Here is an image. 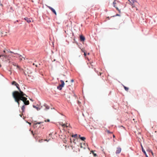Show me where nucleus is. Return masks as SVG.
Listing matches in <instances>:
<instances>
[{
  "mask_svg": "<svg viewBox=\"0 0 157 157\" xmlns=\"http://www.w3.org/2000/svg\"><path fill=\"white\" fill-rule=\"evenodd\" d=\"M120 15L118 14H116V15L115 16H120Z\"/></svg>",
  "mask_w": 157,
  "mask_h": 157,
  "instance_id": "obj_29",
  "label": "nucleus"
},
{
  "mask_svg": "<svg viewBox=\"0 0 157 157\" xmlns=\"http://www.w3.org/2000/svg\"><path fill=\"white\" fill-rule=\"evenodd\" d=\"M40 123H41V122H38V123H37V124H40Z\"/></svg>",
  "mask_w": 157,
  "mask_h": 157,
  "instance_id": "obj_34",
  "label": "nucleus"
},
{
  "mask_svg": "<svg viewBox=\"0 0 157 157\" xmlns=\"http://www.w3.org/2000/svg\"><path fill=\"white\" fill-rule=\"evenodd\" d=\"M83 145H85L86 144H85V143H84Z\"/></svg>",
  "mask_w": 157,
  "mask_h": 157,
  "instance_id": "obj_41",
  "label": "nucleus"
},
{
  "mask_svg": "<svg viewBox=\"0 0 157 157\" xmlns=\"http://www.w3.org/2000/svg\"><path fill=\"white\" fill-rule=\"evenodd\" d=\"M5 55V54H2V55Z\"/></svg>",
  "mask_w": 157,
  "mask_h": 157,
  "instance_id": "obj_43",
  "label": "nucleus"
},
{
  "mask_svg": "<svg viewBox=\"0 0 157 157\" xmlns=\"http://www.w3.org/2000/svg\"><path fill=\"white\" fill-rule=\"evenodd\" d=\"M44 106L45 107V110H47L49 109V106L47 105L46 104H45L44 105Z\"/></svg>",
  "mask_w": 157,
  "mask_h": 157,
  "instance_id": "obj_9",
  "label": "nucleus"
},
{
  "mask_svg": "<svg viewBox=\"0 0 157 157\" xmlns=\"http://www.w3.org/2000/svg\"><path fill=\"white\" fill-rule=\"evenodd\" d=\"M121 151V148L120 147L117 148L116 151V154H119Z\"/></svg>",
  "mask_w": 157,
  "mask_h": 157,
  "instance_id": "obj_7",
  "label": "nucleus"
},
{
  "mask_svg": "<svg viewBox=\"0 0 157 157\" xmlns=\"http://www.w3.org/2000/svg\"><path fill=\"white\" fill-rule=\"evenodd\" d=\"M65 124H67H67H67V123H65Z\"/></svg>",
  "mask_w": 157,
  "mask_h": 157,
  "instance_id": "obj_38",
  "label": "nucleus"
},
{
  "mask_svg": "<svg viewBox=\"0 0 157 157\" xmlns=\"http://www.w3.org/2000/svg\"><path fill=\"white\" fill-rule=\"evenodd\" d=\"M84 55L85 56L86 55V53L85 52H84Z\"/></svg>",
  "mask_w": 157,
  "mask_h": 157,
  "instance_id": "obj_30",
  "label": "nucleus"
},
{
  "mask_svg": "<svg viewBox=\"0 0 157 157\" xmlns=\"http://www.w3.org/2000/svg\"><path fill=\"white\" fill-rule=\"evenodd\" d=\"M13 65L15 66L16 65V64L15 63H13Z\"/></svg>",
  "mask_w": 157,
  "mask_h": 157,
  "instance_id": "obj_27",
  "label": "nucleus"
},
{
  "mask_svg": "<svg viewBox=\"0 0 157 157\" xmlns=\"http://www.w3.org/2000/svg\"><path fill=\"white\" fill-rule=\"evenodd\" d=\"M33 65H35V63H33Z\"/></svg>",
  "mask_w": 157,
  "mask_h": 157,
  "instance_id": "obj_40",
  "label": "nucleus"
},
{
  "mask_svg": "<svg viewBox=\"0 0 157 157\" xmlns=\"http://www.w3.org/2000/svg\"><path fill=\"white\" fill-rule=\"evenodd\" d=\"M77 136V134H76L74 135H72V137H76Z\"/></svg>",
  "mask_w": 157,
  "mask_h": 157,
  "instance_id": "obj_21",
  "label": "nucleus"
},
{
  "mask_svg": "<svg viewBox=\"0 0 157 157\" xmlns=\"http://www.w3.org/2000/svg\"><path fill=\"white\" fill-rule=\"evenodd\" d=\"M113 136L114 138L115 137V136L114 135H113Z\"/></svg>",
  "mask_w": 157,
  "mask_h": 157,
  "instance_id": "obj_36",
  "label": "nucleus"
},
{
  "mask_svg": "<svg viewBox=\"0 0 157 157\" xmlns=\"http://www.w3.org/2000/svg\"><path fill=\"white\" fill-rule=\"evenodd\" d=\"M93 154L94 156H97V154L96 153H94V152H93Z\"/></svg>",
  "mask_w": 157,
  "mask_h": 157,
  "instance_id": "obj_24",
  "label": "nucleus"
},
{
  "mask_svg": "<svg viewBox=\"0 0 157 157\" xmlns=\"http://www.w3.org/2000/svg\"><path fill=\"white\" fill-rule=\"evenodd\" d=\"M80 39L81 41H84L85 39V37L82 35L80 36Z\"/></svg>",
  "mask_w": 157,
  "mask_h": 157,
  "instance_id": "obj_6",
  "label": "nucleus"
},
{
  "mask_svg": "<svg viewBox=\"0 0 157 157\" xmlns=\"http://www.w3.org/2000/svg\"><path fill=\"white\" fill-rule=\"evenodd\" d=\"M66 82H67V81H66Z\"/></svg>",
  "mask_w": 157,
  "mask_h": 157,
  "instance_id": "obj_47",
  "label": "nucleus"
},
{
  "mask_svg": "<svg viewBox=\"0 0 157 157\" xmlns=\"http://www.w3.org/2000/svg\"><path fill=\"white\" fill-rule=\"evenodd\" d=\"M71 82H74V80H73V79L71 80Z\"/></svg>",
  "mask_w": 157,
  "mask_h": 157,
  "instance_id": "obj_32",
  "label": "nucleus"
},
{
  "mask_svg": "<svg viewBox=\"0 0 157 157\" xmlns=\"http://www.w3.org/2000/svg\"><path fill=\"white\" fill-rule=\"evenodd\" d=\"M80 138L82 140L84 141L86 139V138L84 137H80V135H79Z\"/></svg>",
  "mask_w": 157,
  "mask_h": 157,
  "instance_id": "obj_14",
  "label": "nucleus"
},
{
  "mask_svg": "<svg viewBox=\"0 0 157 157\" xmlns=\"http://www.w3.org/2000/svg\"><path fill=\"white\" fill-rule=\"evenodd\" d=\"M19 59L20 61L22 60V58H23L24 60L25 59V57H22V56L21 55H19Z\"/></svg>",
  "mask_w": 157,
  "mask_h": 157,
  "instance_id": "obj_11",
  "label": "nucleus"
},
{
  "mask_svg": "<svg viewBox=\"0 0 157 157\" xmlns=\"http://www.w3.org/2000/svg\"><path fill=\"white\" fill-rule=\"evenodd\" d=\"M2 55H0V58L2 57Z\"/></svg>",
  "mask_w": 157,
  "mask_h": 157,
  "instance_id": "obj_35",
  "label": "nucleus"
},
{
  "mask_svg": "<svg viewBox=\"0 0 157 157\" xmlns=\"http://www.w3.org/2000/svg\"><path fill=\"white\" fill-rule=\"evenodd\" d=\"M147 151H148V152H151V153L152 155H153V152H152V151L151 150L149 149V150H147Z\"/></svg>",
  "mask_w": 157,
  "mask_h": 157,
  "instance_id": "obj_16",
  "label": "nucleus"
},
{
  "mask_svg": "<svg viewBox=\"0 0 157 157\" xmlns=\"http://www.w3.org/2000/svg\"><path fill=\"white\" fill-rule=\"evenodd\" d=\"M128 1H130V0H128Z\"/></svg>",
  "mask_w": 157,
  "mask_h": 157,
  "instance_id": "obj_48",
  "label": "nucleus"
},
{
  "mask_svg": "<svg viewBox=\"0 0 157 157\" xmlns=\"http://www.w3.org/2000/svg\"><path fill=\"white\" fill-rule=\"evenodd\" d=\"M48 7L49 8V9H50L53 13H54V14L56 15H57L55 11V10L53 9L50 6H48Z\"/></svg>",
  "mask_w": 157,
  "mask_h": 157,
  "instance_id": "obj_4",
  "label": "nucleus"
},
{
  "mask_svg": "<svg viewBox=\"0 0 157 157\" xmlns=\"http://www.w3.org/2000/svg\"><path fill=\"white\" fill-rule=\"evenodd\" d=\"M25 105H23L21 107L22 113L24 112L25 111Z\"/></svg>",
  "mask_w": 157,
  "mask_h": 157,
  "instance_id": "obj_13",
  "label": "nucleus"
},
{
  "mask_svg": "<svg viewBox=\"0 0 157 157\" xmlns=\"http://www.w3.org/2000/svg\"><path fill=\"white\" fill-rule=\"evenodd\" d=\"M45 140V141H48V140Z\"/></svg>",
  "mask_w": 157,
  "mask_h": 157,
  "instance_id": "obj_44",
  "label": "nucleus"
},
{
  "mask_svg": "<svg viewBox=\"0 0 157 157\" xmlns=\"http://www.w3.org/2000/svg\"><path fill=\"white\" fill-rule=\"evenodd\" d=\"M3 52L5 53H6V51L5 50H4Z\"/></svg>",
  "mask_w": 157,
  "mask_h": 157,
  "instance_id": "obj_33",
  "label": "nucleus"
},
{
  "mask_svg": "<svg viewBox=\"0 0 157 157\" xmlns=\"http://www.w3.org/2000/svg\"><path fill=\"white\" fill-rule=\"evenodd\" d=\"M17 88L19 90V92L16 91L13 92L12 95L14 100L16 102L19 106L20 100L22 101L25 105H26L29 104V100H27V98L25 97H27V96L22 91L19 87V85L17 83L15 85Z\"/></svg>",
  "mask_w": 157,
  "mask_h": 157,
  "instance_id": "obj_1",
  "label": "nucleus"
},
{
  "mask_svg": "<svg viewBox=\"0 0 157 157\" xmlns=\"http://www.w3.org/2000/svg\"><path fill=\"white\" fill-rule=\"evenodd\" d=\"M45 122H49L50 121V120H49V119H48L47 120H45Z\"/></svg>",
  "mask_w": 157,
  "mask_h": 157,
  "instance_id": "obj_25",
  "label": "nucleus"
},
{
  "mask_svg": "<svg viewBox=\"0 0 157 157\" xmlns=\"http://www.w3.org/2000/svg\"><path fill=\"white\" fill-rule=\"evenodd\" d=\"M2 56H4L5 58H8V56L7 55H6V54H5V55H2Z\"/></svg>",
  "mask_w": 157,
  "mask_h": 157,
  "instance_id": "obj_19",
  "label": "nucleus"
},
{
  "mask_svg": "<svg viewBox=\"0 0 157 157\" xmlns=\"http://www.w3.org/2000/svg\"><path fill=\"white\" fill-rule=\"evenodd\" d=\"M20 115V116H21V115Z\"/></svg>",
  "mask_w": 157,
  "mask_h": 157,
  "instance_id": "obj_45",
  "label": "nucleus"
},
{
  "mask_svg": "<svg viewBox=\"0 0 157 157\" xmlns=\"http://www.w3.org/2000/svg\"><path fill=\"white\" fill-rule=\"evenodd\" d=\"M1 34L3 35V33L2 32H1Z\"/></svg>",
  "mask_w": 157,
  "mask_h": 157,
  "instance_id": "obj_37",
  "label": "nucleus"
},
{
  "mask_svg": "<svg viewBox=\"0 0 157 157\" xmlns=\"http://www.w3.org/2000/svg\"><path fill=\"white\" fill-rule=\"evenodd\" d=\"M89 54H90V53H88V55H89Z\"/></svg>",
  "mask_w": 157,
  "mask_h": 157,
  "instance_id": "obj_42",
  "label": "nucleus"
},
{
  "mask_svg": "<svg viewBox=\"0 0 157 157\" xmlns=\"http://www.w3.org/2000/svg\"><path fill=\"white\" fill-rule=\"evenodd\" d=\"M24 19L26 20L28 23H29L31 22V20L29 18H28L27 17H25L24 18Z\"/></svg>",
  "mask_w": 157,
  "mask_h": 157,
  "instance_id": "obj_12",
  "label": "nucleus"
},
{
  "mask_svg": "<svg viewBox=\"0 0 157 157\" xmlns=\"http://www.w3.org/2000/svg\"><path fill=\"white\" fill-rule=\"evenodd\" d=\"M33 107L34 108H36L38 110V108L37 107H36V106H35L34 105H33Z\"/></svg>",
  "mask_w": 157,
  "mask_h": 157,
  "instance_id": "obj_26",
  "label": "nucleus"
},
{
  "mask_svg": "<svg viewBox=\"0 0 157 157\" xmlns=\"http://www.w3.org/2000/svg\"><path fill=\"white\" fill-rule=\"evenodd\" d=\"M10 53H13V54H15V55H16V54H17V55H18V54H17V53H14L13 52H12V51H10Z\"/></svg>",
  "mask_w": 157,
  "mask_h": 157,
  "instance_id": "obj_22",
  "label": "nucleus"
},
{
  "mask_svg": "<svg viewBox=\"0 0 157 157\" xmlns=\"http://www.w3.org/2000/svg\"><path fill=\"white\" fill-rule=\"evenodd\" d=\"M113 6L118 11L119 13H121V9L118 7H120L121 6V3L120 2L116 0H114L113 2Z\"/></svg>",
  "mask_w": 157,
  "mask_h": 157,
  "instance_id": "obj_2",
  "label": "nucleus"
},
{
  "mask_svg": "<svg viewBox=\"0 0 157 157\" xmlns=\"http://www.w3.org/2000/svg\"><path fill=\"white\" fill-rule=\"evenodd\" d=\"M95 71H96V70H95ZM96 71V72L98 73V75H101V72H99V74L98 73V72H97L96 71Z\"/></svg>",
  "mask_w": 157,
  "mask_h": 157,
  "instance_id": "obj_23",
  "label": "nucleus"
},
{
  "mask_svg": "<svg viewBox=\"0 0 157 157\" xmlns=\"http://www.w3.org/2000/svg\"><path fill=\"white\" fill-rule=\"evenodd\" d=\"M141 148L142 149V151L143 152V153H144V154L145 155L146 157H148L147 155L146 154V153L145 151L144 150V149L143 148V147L141 145Z\"/></svg>",
  "mask_w": 157,
  "mask_h": 157,
  "instance_id": "obj_8",
  "label": "nucleus"
},
{
  "mask_svg": "<svg viewBox=\"0 0 157 157\" xmlns=\"http://www.w3.org/2000/svg\"><path fill=\"white\" fill-rule=\"evenodd\" d=\"M60 82L61 83V84H60L59 86H57V88L58 89L61 90H62V88L64 86V81L62 80H61Z\"/></svg>",
  "mask_w": 157,
  "mask_h": 157,
  "instance_id": "obj_3",
  "label": "nucleus"
},
{
  "mask_svg": "<svg viewBox=\"0 0 157 157\" xmlns=\"http://www.w3.org/2000/svg\"><path fill=\"white\" fill-rule=\"evenodd\" d=\"M35 66H36V67H37V65H36Z\"/></svg>",
  "mask_w": 157,
  "mask_h": 157,
  "instance_id": "obj_39",
  "label": "nucleus"
},
{
  "mask_svg": "<svg viewBox=\"0 0 157 157\" xmlns=\"http://www.w3.org/2000/svg\"><path fill=\"white\" fill-rule=\"evenodd\" d=\"M80 146L81 148H83L84 149H85V147H83L82 144H80Z\"/></svg>",
  "mask_w": 157,
  "mask_h": 157,
  "instance_id": "obj_20",
  "label": "nucleus"
},
{
  "mask_svg": "<svg viewBox=\"0 0 157 157\" xmlns=\"http://www.w3.org/2000/svg\"><path fill=\"white\" fill-rule=\"evenodd\" d=\"M90 64L92 65V63H91Z\"/></svg>",
  "mask_w": 157,
  "mask_h": 157,
  "instance_id": "obj_46",
  "label": "nucleus"
},
{
  "mask_svg": "<svg viewBox=\"0 0 157 157\" xmlns=\"http://www.w3.org/2000/svg\"><path fill=\"white\" fill-rule=\"evenodd\" d=\"M31 132H32V134L33 135V136H34V134L33 133V131H32Z\"/></svg>",
  "mask_w": 157,
  "mask_h": 157,
  "instance_id": "obj_31",
  "label": "nucleus"
},
{
  "mask_svg": "<svg viewBox=\"0 0 157 157\" xmlns=\"http://www.w3.org/2000/svg\"><path fill=\"white\" fill-rule=\"evenodd\" d=\"M81 50L82 51V52H85V51H84V50L83 49H81Z\"/></svg>",
  "mask_w": 157,
  "mask_h": 157,
  "instance_id": "obj_28",
  "label": "nucleus"
},
{
  "mask_svg": "<svg viewBox=\"0 0 157 157\" xmlns=\"http://www.w3.org/2000/svg\"><path fill=\"white\" fill-rule=\"evenodd\" d=\"M16 83H17L15 81H13L12 82V84L13 85H16Z\"/></svg>",
  "mask_w": 157,
  "mask_h": 157,
  "instance_id": "obj_17",
  "label": "nucleus"
},
{
  "mask_svg": "<svg viewBox=\"0 0 157 157\" xmlns=\"http://www.w3.org/2000/svg\"><path fill=\"white\" fill-rule=\"evenodd\" d=\"M60 124L62 126L63 128H65V127H68V126L69 125V124H68V125H67L66 124H63V123L61 122L60 123Z\"/></svg>",
  "mask_w": 157,
  "mask_h": 157,
  "instance_id": "obj_5",
  "label": "nucleus"
},
{
  "mask_svg": "<svg viewBox=\"0 0 157 157\" xmlns=\"http://www.w3.org/2000/svg\"><path fill=\"white\" fill-rule=\"evenodd\" d=\"M123 86L125 90L126 91H128L129 89L127 87L125 86Z\"/></svg>",
  "mask_w": 157,
  "mask_h": 157,
  "instance_id": "obj_15",
  "label": "nucleus"
},
{
  "mask_svg": "<svg viewBox=\"0 0 157 157\" xmlns=\"http://www.w3.org/2000/svg\"><path fill=\"white\" fill-rule=\"evenodd\" d=\"M106 132L109 134H112V132H110L109 130H106Z\"/></svg>",
  "mask_w": 157,
  "mask_h": 157,
  "instance_id": "obj_18",
  "label": "nucleus"
},
{
  "mask_svg": "<svg viewBox=\"0 0 157 157\" xmlns=\"http://www.w3.org/2000/svg\"><path fill=\"white\" fill-rule=\"evenodd\" d=\"M132 2H131L130 1H129L131 3V5L132 6V7H134L135 6L134 5L133 3H134L135 2H136V1L135 0H131Z\"/></svg>",
  "mask_w": 157,
  "mask_h": 157,
  "instance_id": "obj_10",
  "label": "nucleus"
}]
</instances>
